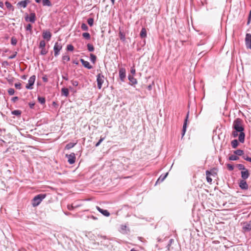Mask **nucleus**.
I'll return each mask as SVG.
<instances>
[{"mask_svg": "<svg viewBox=\"0 0 251 251\" xmlns=\"http://www.w3.org/2000/svg\"><path fill=\"white\" fill-rule=\"evenodd\" d=\"M232 128L234 129L232 133V135L233 137H236L239 135V141L242 143H244L245 134L243 132L244 128L242 120L240 118L236 119L233 122Z\"/></svg>", "mask_w": 251, "mask_h": 251, "instance_id": "nucleus-1", "label": "nucleus"}, {"mask_svg": "<svg viewBox=\"0 0 251 251\" xmlns=\"http://www.w3.org/2000/svg\"><path fill=\"white\" fill-rule=\"evenodd\" d=\"M46 197V194H39L33 198L32 200V204L33 207L38 206L42 201V200Z\"/></svg>", "mask_w": 251, "mask_h": 251, "instance_id": "nucleus-2", "label": "nucleus"}, {"mask_svg": "<svg viewBox=\"0 0 251 251\" xmlns=\"http://www.w3.org/2000/svg\"><path fill=\"white\" fill-rule=\"evenodd\" d=\"M104 76L101 74H99L97 75V82L98 84V88L100 89L102 87V85L104 82Z\"/></svg>", "mask_w": 251, "mask_h": 251, "instance_id": "nucleus-3", "label": "nucleus"}, {"mask_svg": "<svg viewBox=\"0 0 251 251\" xmlns=\"http://www.w3.org/2000/svg\"><path fill=\"white\" fill-rule=\"evenodd\" d=\"M36 78L35 75H32L30 77L28 81V83L25 86V88L27 89H32L33 88L32 86L34 85Z\"/></svg>", "mask_w": 251, "mask_h": 251, "instance_id": "nucleus-4", "label": "nucleus"}, {"mask_svg": "<svg viewBox=\"0 0 251 251\" xmlns=\"http://www.w3.org/2000/svg\"><path fill=\"white\" fill-rule=\"evenodd\" d=\"M25 20L26 22H30L32 23H34L36 21V15L34 13H31L28 16L26 14L25 17Z\"/></svg>", "mask_w": 251, "mask_h": 251, "instance_id": "nucleus-5", "label": "nucleus"}, {"mask_svg": "<svg viewBox=\"0 0 251 251\" xmlns=\"http://www.w3.org/2000/svg\"><path fill=\"white\" fill-rule=\"evenodd\" d=\"M62 46L61 44H59L56 42L53 47V50L54 51V56H57L59 54L60 50L62 49Z\"/></svg>", "mask_w": 251, "mask_h": 251, "instance_id": "nucleus-6", "label": "nucleus"}, {"mask_svg": "<svg viewBox=\"0 0 251 251\" xmlns=\"http://www.w3.org/2000/svg\"><path fill=\"white\" fill-rule=\"evenodd\" d=\"M66 157L68 158V161L70 164H73L75 162V156L74 153H71L70 154H66Z\"/></svg>", "mask_w": 251, "mask_h": 251, "instance_id": "nucleus-7", "label": "nucleus"}, {"mask_svg": "<svg viewBox=\"0 0 251 251\" xmlns=\"http://www.w3.org/2000/svg\"><path fill=\"white\" fill-rule=\"evenodd\" d=\"M246 45L247 48L251 49V34L247 33L245 38Z\"/></svg>", "mask_w": 251, "mask_h": 251, "instance_id": "nucleus-8", "label": "nucleus"}, {"mask_svg": "<svg viewBox=\"0 0 251 251\" xmlns=\"http://www.w3.org/2000/svg\"><path fill=\"white\" fill-rule=\"evenodd\" d=\"M126 69L122 68L119 70V77L122 81H124L126 77Z\"/></svg>", "mask_w": 251, "mask_h": 251, "instance_id": "nucleus-9", "label": "nucleus"}, {"mask_svg": "<svg viewBox=\"0 0 251 251\" xmlns=\"http://www.w3.org/2000/svg\"><path fill=\"white\" fill-rule=\"evenodd\" d=\"M239 187L243 190H247L249 188L247 182L244 179L240 181Z\"/></svg>", "mask_w": 251, "mask_h": 251, "instance_id": "nucleus-10", "label": "nucleus"}, {"mask_svg": "<svg viewBox=\"0 0 251 251\" xmlns=\"http://www.w3.org/2000/svg\"><path fill=\"white\" fill-rule=\"evenodd\" d=\"M51 37V34L50 31H44L43 32V37L47 41L50 40Z\"/></svg>", "mask_w": 251, "mask_h": 251, "instance_id": "nucleus-11", "label": "nucleus"}, {"mask_svg": "<svg viewBox=\"0 0 251 251\" xmlns=\"http://www.w3.org/2000/svg\"><path fill=\"white\" fill-rule=\"evenodd\" d=\"M250 176V173L247 169H245L241 172V177L245 180L247 179Z\"/></svg>", "mask_w": 251, "mask_h": 251, "instance_id": "nucleus-12", "label": "nucleus"}, {"mask_svg": "<svg viewBox=\"0 0 251 251\" xmlns=\"http://www.w3.org/2000/svg\"><path fill=\"white\" fill-rule=\"evenodd\" d=\"M97 209L104 216L108 217L110 216V213L107 210H103L99 206L96 207Z\"/></svg>", "mask_w": 251, "mask_h": 251, "instance_id": "nucleus-13", "label": "nucleus"}, {"mask_svg": "<svg viewBox=\"0 0 251 251\" xmlns=\"http://www.w3.org/2000/svg\"><path fill=\"white\" fill-rule=\"evenodd\" d=\"M80 61L84 67L88 69H91L92 68V66L88 61L84 60L83 59H80Z\"/></svg>", "mask_w": 251, "mask_h": 251, "instance_id": "nucleus-14", "label": "nucleus"}, {"mask_svg": "<svg viewBox=\"0 0 251 251\" xmlns=\"http://www.w3.org/2000/svg\"><path fill=\"white\" fill-rule=\"evenodd\" d=\"M205 174H206V180H207V181L208 183H211L212 179L210 177V176L211 175H212V172L211 171H209L207 170V171H206Z\"/></svg>", "mask_w": 251, "mask_h": 251, "instance_id": "nucleus-15", "label": "nucleus"}, {"mask_svg": "<svg viewBox=\"0 0 251 251\" xmlns=\"http://www.w3.org/2000/svg\"><path fill=\"white\" fill-rule=\"evenodd\" d=\"M168 173H167L164 175H161L160 176V177L157 180V181L156 182V184L163 181L164 180V179L166 178V177H167V176H168Z\"/></svg>", "mask_w": 251, "mask_h": 251, "instance_id": "nucleus-16", "label": "nucleus"}, {"mask_svg": "<svg viewBox=\"0 0 251 251\" xmlns=\"http://www.w3.org/2000/svg\"><path fill=\"white\" fill-rule=\"evenodd\" d=\"M245 231H250L251 230V223H246L243 227Z\"/></svg>", "mask_w": 251, "mask_h": 251, "instance_id": "nucleus-17", "label": "nucleus"}, {"mask_svg": "<svg viewBox=\"0 0 251 251\" xmlns=\"http://www.w3.org/2000/svg\"><path fill=\"white\" fill-rule=\"evenodd\" d=\"M128 79L131 82V84H137V81L136 78H135L133 76H131L130 75H128Z\"/></svg>", "mask_w": 251, "mask_h": 251, "instance_id": "nucleus-18", "label": "nucleus"}, {"mask_svg": "<svg viewBox=\"0 0 251 251\" xmlns=\"http://www.w3.org/2000/svg\"><path fill=\"white\" fill-rule=\"evenodd\" d=\"M140 37L142 38L147 36V31L145 28H142L140 34Z\"/></svg>", "mask_w": 251, "mask_h": 251, "instance_id": "nucleus-19", "label": "nucleus"}, {"mask_svg": "<svg viewBox=\"0 0 251 251\" xmlns=\"http://www.w3.org/2000/svg\"><path fill=\"white\" fill-rule=\"evenodd\" d=\"M61 93L62 95L65 96V97H68L69 95V91L68 89L66 88H63L61 89Z\"/></svg>", "mask_w": 251, "mask_h": 251, "instance_id": "nucleus-20", "label": "nucleus"}, {"mask_svg": "<svg viewBox=\"0 0 251 251\" xmlns=\"http://www.w3.org/2000/svg\"><path fill=\"white\" fill-rule=\"evenodd\" d=\"M187 118H188V116H187L186 119L185 120L184 123L183 124V128H182V136H184V135L185 134V131H186Z\"/></svg>", "mask_w": 251, "mask_h": 251, "instance_id": "nucleus-21", "label": "nucleus"}, {"mask_svg": "<svg viewBox=\"0 0 251 251\" xmlns=\"http://www.w3.org/2000/svg\"><path fill=\"white\" fill-rule=\"evenodd\" d=\"M27 4V0H23L21 1L18 3V5L24 7L25 8Z\"/></svg>", "mask_w": 251, "mask_h": 251, "instance_id": "nucleus-22", "label": "nucleus"}, {"mask_svg": "<svg viewBox=\"0 0 251 251\" xmlns=\"http://www.w3.org/2000/svg\"><path fill=\"white\" fill-rule=\"evenodd\" d=\"M232 147L234 149H235L238 145V142L236 139L233 140L231 141V143Z\"/></svg>", "mask_w": 251, "mask_h": 251, "instance_id": "nucleus-23", "label": "nucleus"}, {"mask_svg": "<svg viewBox=\"0 0 251 251\" xmlns=\"http://www.w3.org/2000/svg\"><path fill=\"white\" fill-rule=\"evenodd\" d=\"M42 3H43V5L44 6H51V3L49 0H43Z\"/></svg>", "mask_w": 251, "mask_h": 251, "instance_id": "nucleus-24", "label": "nucleus"}, {"mask_svg": "<svg viewBox=\"0 0 251 251\" xmlns=\"http://www.w3.org/2000/svg\"><path fill=\"white\" fill-rule=\"evenodd\" d=\"M234 153L236 154L237 156H241L243 154L244 151L241 150H237L234 151Z\"/></svg>", "mask_w": 251, "mask_h": 251, "instance_id": "nucleus-25", "label": "nucleus"}, {"mask_svg": "<svg viewBox=\"0 0 251 251\" xmlns=\"http://www.w3.org/2000/svg\"><path fill=\"white\" fill-rule=\"evenodd\" d=\"M239 159V157L237 156L236 154L231 155L229 157V160H237Z\"/></svg>", "mask_w": 251, "mask_h": 251, "instance_id": "nucleus-26", "label": "nucleus"}, {"mask_svg": "<svg viewBox=\"0 0 251 251\" xmlns=\"http://www.w3.org/2000/svg\"><path fill=\"white\" fill-rule=\"evenodd\" d=\"M75 144V143H70L66 145L65 148L67 150H69L73 148Z\"/></svg>", "mask_w": 251, "mask_h": 251, "instance_id": "nucleus-27", "label": "nucleus"}, {"mask_svg": "<svg viewBox=\"0 0 251 251\" xmlns=\"http://www.w3.org/2000/svg\"><path fill=\"white\" fill-rule=\"evenodd\" d=\"M119 37L120 39L123 41H125V40H126L125 34L121 31L119 32Z\"/></svg>", "mask_w": 251, "mask_h": 251, "instance_id": "nucleus-28", "label": "nucleus"}, {"mask_svg": "<svg viewBox=\"0 0 251 251\" xmlns=\"http://www.w3.org/2000/svg\"><path fill=\"white\" fill-rule=\"evenodd\" d=\"M11 113L13 115H16V116H20L22 113L21 111L19 110H15L12 111Z\"/></svg>", "mask_w": 251, "mask_h": 251, "instance_id": "nucleus-29", "label": "nucleus"}, {"mask_svg": "<svg viewBox=\"0 0 251 251\" xmlns=\"http://www.w3.org/2000/svg\"><path fill=\"white\" fill-rule=\"evenodd\" d=\"M97 57L94 54L91 53L90 54V59L91 61L93 63H95L96 61Z\"/></svg>", "mask_w": 251, "mask_h": 251, "instance_id": "nucleus-30", "label": "nucleus"}, {"mask_svg": "<svg viewBox=\"0 0 251 251\" xmlns=\"http://www.w3.org/2000/svg\"><path fill=\"white\" fill-rule=\"evenodd\" d=\"M87 46L89 51H93L94 50V47L92 44H88Z\"/></svg>", "mask_w": 251, "mask_h": 251, "instance_id": "nucleus-31", "label": "nucleus"}, {"mask_svg": "<svg viewBox=\"0 0 251 251\" xmlns=\"http://www.w3.org/2000/svg\"><path fill=\"white\" fill-rule=\"evenodd\" d=\"M82 36H83L84 38H85V39H87V40H89V39H90V34H89V33H88V32H85V33H83L82 34Z\"/></svg>", "mask_w": 251, "mask_h": 251, "instance_id": "nucleus-32", "label": "nucleus"}, {"mask_svg": "<svg viewBox=\"0 0 251 251\" xmlns=\"http://www.w3.org/2000/svg\"><path fill=\"white\" fill-rule=\"evenodd\" d=\"M25 29L27 31H29L31 34L32 33V25L30 24H28L25 27Z\"/></svg>", "mask_w": 251, "mask_h": 251, "instance_id": "nucleus-33", "label": "nucleus"}, {"mask_svg": "<svg viewBox=\"0 0 251 251\" xmlns=\"http://www.w3.org/2000/svg\"><path fill=\"white\" fill-rule=\"evenodd\" d=\"M81 28L83 30H85V31L88 30V27L87 25L85 23H82L81 24Z\"/></svg>", "mask_w": 251, "mask_h": 251, "instance_id": "nucleus-34", "label": "nucleus"}, {"mask_svg": "<svg viewBox=\"0 0 251 251\" xmlns=\"http://www.w3.org/2000/svg\"><path fill=\"white\" fill-rule=\"evenodd\" d=\"M46 46V42L44 40H42L40 42L39 48H45Z\"/></svg>", "mask_w": 251, "mask_h": 251, "instance_id": "nucleus-35", "label": "nucleus"}, {"mask_svg": "<svg viewBox=\"0 0 251 251\" xmlns=\"http://www.w3.org/2000/svg\"><path fill=\"white\" fill-rule=\"evenodd\" d=\"M38 100L39 102L41 104H44L45 103V99L43 97H39L38 98Z\"/></svg>", "mask_w": 251, "mask_h": 251, "instance_id": "nucleus-36", "label": "nucleus"}, {"mask_svg": "<svg viewBox=\"0 0 251 251\" xmlns=\"http://www.w3.org/2000/svg\"><path fill=\"white\" fill-rule=\"evenodd\" d=\"M87 22H88V25L90 26H93V24H94V19L93 18H89L87 20Z\"/></svg>", "mask_w": 251, "mask_h": 251, "instance_id": "nucleus-37", "label": "nucleus"}, {"mask_svg": "<svg viewBox=\"0 0 251 251\" xmlns=\"http://www.w3.org/2000/svg\"><path fill=\"white\" fill-rule=\"evenodd\" d=\"M237 167L240 170H244L246 169L244 165L241 164H238L237 165Z\"/></svg>", "mask_w": 251, "mask_h": 251, "instance_id": "nucleus-38", "label": "nucleus"}, {"mask_svg": "<svg viewBox=\"0 0 251 251\" xmlns=\"http://www.w3.org/2000/svg\"><path fill=\"white\" fill-rule=\"evenodd\" d=\"M8 94L10 96L13 95L15 93V90L13 88H9L8 90Z\"/></svg>", "mask_w": 251, "mask_h": 251, "instance_id": "nucleus-39", "label": "nucleus"}, {"mask_svg": "<svg viewBox=\"0 0 251 251\" xmlns=\"http://www.w3.org/2000/svg\"><path fill=\"white\" fill-rule=\"evenodd\" d=\"M41 52H40L41 54L45 55L47 53L48 51L46 50L45 48H41Z\"/></svg>", "mask_w": 251, "mask_h": 251, "instance_id": "nucleus-40", "label": "nucleus"}, {"mask_svg": "<svg viewBox=\"0 0 251 251\" xmlns=\"http://www.w3.org/2000/svg\"><path fill=\"white\" fill-rule=\"evenodd\" d=\"M104 138H105L104 137H100V139L98 142V143L96 144V145H95L96 147H98L100 144V143L104 140Z\"/></svg>", "mask_w": 251, "mask_h": 251, "instance_id": "nucleus-41", "label": "nucleus"}, {"mask_svg": "<svg viewBox=\"0 0 251 251\" xmlns=\"http://www.w3.org/2000/svg\"><path fill=\"white\" fill-rule=\"evenodd\" d=\"M11 44L13 45H16L17 43V40L16 38L12 37L11 40Z\"/></svg>", "mask_w": 251, "mask_h": 251, "instance_id": "nucleus-42", "label": "nucleus"}, {"mask_svg": "<svg viewBox=\"0 0 251 251\" xmlns=\"http://www.w3.org/2000/svg\"><path fill=\"white\" fill-rule=\"evenodd\" d=\"M62 59L64 60V61H70V56L69 55H64L62 57Z\"/></svg>", "mask_w": 251, "mask_h": 251, "instance_id": "nucleus-43", "label": "nucleus"}, {"mask_svg": "<svg viewBox=\"0 0 251 251\" xmlns=\"http://www.w3.org/2000/svg\"><path fill=\"white\" fill-rule=\"evenodd\" d=\"M67 49L69 51H73L74 49V48L72 45H68L67 46Z\"/></svg>", "mask_w": 251, "mask_h": 251, "instance_id": "nucleus-44", "label": "nucleus"}, {"mask_svg": "<svg viewBox=\"0 0 251 251\" xmlns=\"http://www.w3.org/2000/svg\"><path fill=\"white\" fill-rule=\"evenodd\" d=\"M77 207V206H74L73 204H72V205H68L67 206V207H68V209L69 210H72L74 209V208L75 207Z\"/></svg>", "mask_w": 251, "mask_h": 251, "instance_id": "nucleus-45", "label": "nucleus"}, {"mask_svg": "<svg viewBox=\"0 0 251 251\" xmlns=\"http://www.w3.org/2000/svg\"><path fill=\"white\" fill-rule=\"evenodd\" d=\"M227 167L228 169L230 171H232L234 169L233 166L230 164H227Z\"/></svg>", "mask_w": 251, "mask_h": 251, "instance_id": "nucleus-46", "label": "nucleus"}, {"mask_svg": "<svg viewBox=\"0 0 251 251\" xmlns=\"http://www.w3.org/2000/svg\"><path fill=\"white\" fill-rule=\"evenodd\" d=\"M15 87L18 89H21V84L20 83H16L15 84Z\"/></svg>", "mask_w": 251, "mask_h": 251, "instance_id": "nucleus-47", "label": "nucleus"}, {"mask_svg": "<svg viewBox=\"0 0 251 251\" xmlns=\"http://www.w3.org/2000/svg\"><path fill=\"white\" fill-rule=\"evenodd\" d=\"M5 5L7 7V8H10L12 7V5L11 4V3L8 1H6L5 3Z\"/></svg>", "mask_w": 251, "mask_h": 251, "instance_id": "nucleus-48", "label": "nucleus"}, {"mask_svg": "<svg viewBox=\"0 0 251 251\" xmlns=\"http://www.w3.org/2000/svg\"><path fill=\"white\" fill-rule=\"evenodd\" d=\"M17 54V52L16 51L14 53L13 55L9 56L8 58L10 59H12L16 57Z\"/></svg>", "mask_w": 251, "mask_h": 251, "instance_id": "nucleus-49", "label": "nucleus"}, {"mask_svg": "<svg viewBox=\"0 0 251 251\" xmlns=\"http://www.w3.org/2000/svg\"><path fill=\"white\" fill-rule=\"evenodd\" d=\"M71 82H72V84H73V85L74 86H77L78 84V81H76V80H75V81L73 80L71 81Z\"/></svg>", "mask_w": 251, "mask_h": 251, "instance_id": "nucleus-50", "label": "nucleus"}, {"mask_svg": "<svg viewBox=\"0 0 251 251\" xmlns=\"http://www.w3.org/2000/svg\"><path fill=\"white\" fill-rule=\"evenodd\" d=\"M135 69L134 67L131 68L130 72L132 75H134L135 74Z\"/></svg>", "mask_w": 251, "mask_h": 251, "instance_id": "nucleus-51", "label": "nucleus"}, {"mask_svg": "<svg viewBox=\"0 0 251 251\" xmlns=\"http://www.w3.org/2000/svg\"><path fill=\"white\" fill-rule=\"evenodd\" d=\"M42 79H43V81L45 82H46L48 81V78L47 75H44V76H43Z\"/></svg>", "mask_w": 251, "mask_h": 251, "instance_id": "nucleus-52", "label": "nucleus"}, {"mask_svg": "<svg viewBox=\"0 0 251 251\" xmlns=\"http://www.w3.org/2000/svg\"><path fill=\"white\" fill-rule=\"evenodd\" d=\"M251 21V10L250 12V14L248 17V21L247 24L249 25L250 21Z\"/></svg>", "mask_w": 251, "mask_h": 251, "instance_id": "nucleus-53", "label": "nucleus"}, {"mask_svg": "<svg viewBox=\"0 0 251 251\" xmlns=\"http://www.w3.org/2000/svg\"><path fill=\"white\" fill-rule=\"evenodd\" d=\"M19 99L18 97H14L13 98H12V100L13 101V102H15L16 100H18Z\"/></svg>", "mask_w": 251, "mask_h": 251, "instance_id": "nucleus-54", "label": "nucleus"}, {"mask_svg": "<svg viewBox=\"0 0 251 251\" xmlns=\"http://www.w3.org/2000/svg\"><path fill=\"white\" fill-rule=\"evenodd\" d=\"M22 79L25 80L27 78V75H23L21 76Z\"/></svg>", "mask_w": 251, "mask_h": 251, "instance_id": "nucleus-55", "label": "nucleus"}, {"mask_svg": "<svg viewBox=\"0 0 251 251\" xmlns=\"http://www.w3.org/2000/svg\"><path fill=\"white\" fill-rule=\"evenodd\" d=\"M148 89L149 90H151L152 89V85L151 84L149 85L148 86Z\"/></svg>", "mask_w": 251, "mask_h": 251, "instance_id": "nucleus-56", "label": "nucleus"}, {"mask_svg": "<svg viewBox=\"0 0 251 251\" xmlns=\"http://www.w3.org/2000/svg\"><path fill=\"white\" fill-rule=\"evenodd\" d=\"M29 107H30L31 108H32L34 107V103H30L29 104Z\"/></svg>", "mask_w": 251, "mask_h": 251, "instance_id": "nucleus-57", "label": "nucleus"}, {"mask_svg": "<svg viewBox=\"0 0 251 251\" xmlns=\"http://www.w3.org/2000/svg\"><path fill=\"white\" fill-rule=\"evenodd\" d=\"M62 78L63 79H65V80H68V77L67 76H62Z\"/></svg>", "mask_w": 251, "mask_h": 251, "instance_id": "nucleus-58", "label": "nucleus"}, {"mask_svg": "<svg viewBox=\"0 0 251 251\" xmlns=\"http://www.w3.org/2000/svg\"><path fill=\"white\" fill-rule=\"evenodd\" d=\"M3 2H2V1H0V7H3Z\"/></svg>", "mask_w": 251, "mask_h": 251, "instance_id": "nucleus-59", "label": "nucleus"}, {"mask_svg": "<svg viewBox=\"0 0 251 251\" xmlns=\"http://www.w3.org/2000/svg\"><path fill=\"white\" fill-rule=\"evenodd\" d=\"M243 158L245 160L248 161V159H249L250 157H245V156H244Z\"/></svg>", "mask_w": 251, "mask_h": 251, "instance_id": "nucleus-60", "label": "nucleus"}, {"mask_svg": "<svg viewBox=\"0 0 251 251\" xmlns=\"http://www.w3.org/2000/svg\"><path fill=\"white\" fill-rule=\"evenodd\" d=\"M35 1L37 2V3H39L41 2V0H35Z\"/></svg>", "mask_w": 251, "mask_h": 251, "instance_id": "nucleus-61", "label": "nucleus"}, {"mask_svg": "<svg viewBox=\"0 0 251 251\" xmlns=\"http://www.w3.org/2000/svg\"><path fill=\"white\" fill-rule=\"evenodd\" d=\"M130 251H138L137 250H136L135 249H134V248L133 249H132Z\"/></svg>", "mask_w": 251, "mask_h": 251, "instance_id": "nucleus-62", "label": "nucleus"}, {"mask_svg": "<svg viewBox=\"0 0 251 251\" xmlns=\"http://www.w3.org/2000/svg\"><path fill=\"white\" fill-rule=\"evenodd\" d=\"M92 218L94 220H97V219H97V218H96V217H94V216H93L92 217Z\"/></svg>", "mask_w": 251, "mask_h": 251, "instance_id": "nucleus-63", "label": "nucleus"}, {"mask_svg": "<svg viewBox=\"0 0 251 251\" xmlns=\"http://www.w3.org/2000/svg\"><path fill=\"white\" fill-rule=\"evenodd\" d=\"M248 161H249L250 162H251V157L249 158V159H248Z\"/></svg>", "mask_w": 251, "mask_h": 251, "instance_id": "nucleus-64", "label": "nucleus"}]
</instances>
